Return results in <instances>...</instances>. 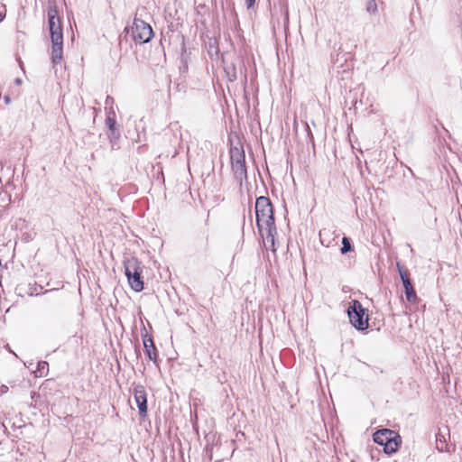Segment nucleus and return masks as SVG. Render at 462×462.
<instances>
[{"label":"nucleus","mask_w":462,"mask_h":462,"mask_svg":"<svg viewBox=\"0 0 462 462\" xmlns=\"http://www.w3.org/2000/svg\"><path fill=\"white\" fill-rule=\"evenodd\" d=\"M134 396L141 415H145L147 411L146 392L143 385H136L134 389Z\"/></svg>","instance_id":"nucleus-7"},{"label":"nucleus","mask_w":462,"mask_h":462,"mask_svg":"<svg viewBox=\"0 0 462 462\" xmlns=\"http://www.w3.org/2000/svg\"><path fill=\"white\" fill-rule=\"evenodd\" d=\"M398 268H400V267L398 266ZM399 273H400V276H401V279H402L403 284H404L405 280H410L405 272H402L401 269H399Z\"/></svg>","instance_id":"nucleus-16"},{"label":"nucleus","mask_w":462,"mask_h":462,"mask_svg":"<svg viewBox=\"0 0 462 462\" xmlns=\"http://www.w3.org/2000/svg\"><path fill=\"white\" fill-rule=\"evenodd\" d=\"M374 441L383 446L385 453L393 454L397 451L401 444V437L393 430L383 429L374 434Z\"/></svg>","instance_id":"nucleus-2"},{"label":"nucleus","mask_w":462,"mask_h":462,"mask_svg":"<svg viewBox=\"0 0 462 462\" xmlns=\"http://www.w3.org/2000/svg\"><path fill=\"white\" fill-rule=\"evenodd\" d=\"M8 392V386L5 384L0 385V396Z\"/></svg>","instance_id":"nucleus-17"},{"label":"nucleus","mask_w":462,"mask_h":462,"mask_svg":"<svg viewBox=\"0 0 462 462\" xmlns=\"http://www.w3.org/2000/svg\"><path fill=\"white\" fill-rule=\"evenodd\" d=\"M143 346L146 350V353L151 360L155 359L156 354H155V346L153 344V341L151 337H143Z\"/></svg>","instance_id":"nucleus-11"},{"label":"nucleus","mask_w":462,"mask_h":462,"mask_svg":"<svg viewBox=\"0 0 462 462\" xmlns=\"http://www.w3.org/2000/svg\"><path fill=\"white\" fill-rule=\"evenodd\" d=\"M55 19H60L58 16V11L57 6L54 2H49V7H48V21Z\"/></svg>","instance_id":"nucleus-12"},{"label":"nucleus","mask_w":462,"mask_h":462,"mask_svg":"<svg viewBox=\"0 0 462 462\" xmlns=\"http://www.w3.org/2000/svg\"><path fill=\"white\" fill-rule=\"evenodd\" d=\"M439 441L441 443V444H439V447H443V442H442V440H441V439H438V440H437V443H439Z\"/></svg>","instance_id":"nucleus-23"},{"label":"nucleus","mask_w":462,"mask_h":462,"mask_svg":"<svg viewBox=\"0 0 462 462\" xmlns=\"http://www.w3.org/2000/svg\"><path fill=\"white\" fill-rule=\"evenodd\" d=\"M255 214L256 224L261 236L273 244L276 228L273 206L268 198L261 196L256 199Z\"/></svg>","instance_id":"nucleus-1"},{"label":"nucleus","mask_w":462,"mask_h":462,"mask_svg":"<svg viewBox=\"0 0 462 462\" xmlns=\"http://www.w3.org/2000/svg\"><path fill=\"white\" fill-rule=\"evenodd\" d=\"M342 248H341V253L342 254H346L349 251H351V244H350V241L347 237H344L343 240H342Z\"/></svg>","instance_id":"nucleus-14"},{"label":"nucleus","mask_w":462,"mask_h":462,"mask_svg":"<svg viewBox=\"0 0 462 462\" xmlns=\"http://www.w3.org/2000/svg\"><path fill=\"white\" fill-rule=\"evenodd\" d=\"M347 314L351 324L358 330L368 328V317L365 316V310L358 300H353L350 302Z\"/></svg>","instance_id":"nucleus-4"},{"label":"nucleus","mask_w":462,"mask_h":462,"mask_svg":"<svg viewBox=\"0 0 462 462\" xmlns=\"http://www.w3.org/2000/svg\"><path fill=\"white\" fill-rule=\"evenodd\" d=\"M51 42H52L51 60L54 64H57L62 59L63 41H51Z\"/></svg>","instance_id":"nucleus-9"},{"label":"nucleus","mask_w":462,"mask_h":462,"mask_svg":"<svg viewBox=\"0 0 462 462\" xmlns=\"http://www.w3.org/2000/svg\"><path fill=\"white\" fill-rule=\"evenodd\" d=\"M437 448L439 450V451H443L444 450V447H439V444L437 443Z\"/></svg>","instance_id":"nucleus-21"},{"label":"nucleus","mask_w":462,"mask_h":462,"mask_svg":"<svg viewBox=\"0 0 462 462\" xmlns=\"http://www.w3.org/2000/svg\"><path fill=\"white\" fill-rule=\"evenodd\" d=\"M245 4H246V7L248 9H250V8H252L254 5V4H255V2L257 0H245Z\"/></svg>","instance_id":"nucleus-18"},{"label":"nucleus","mask_w":462,"mask_h":462,"mask_svg":"<svg viewBox=\"0 0 462 462\" xmlns=\"http://www.w3.org/2000/svg\"><path fill=\"white\" fill-rule=\"evenodd\" d=\"M106 125L108 127V129L112 132V134L115 133V126H116V119L112 117L111 116H108L106 119Z\"/></svg>","instance_id":"nucleus-13"},{"label":"nucleus","mask_w":462,"mask_h":462,"mask_svg":"<svg viewBox=\"0 0 462 462\" xmlns=\"http://www.w3.org/2000/svg\"><path fill=\"white\" fill-rule=\"evenodd\" d=\"M15 84H16V85H21V84H22V79H15Z\"/></svg>","instance_id":"nucleus-20"},{"label":"nucleus","mask_w":462,"mask_h":462,"mask_svg":"<svg viewBox=\"0 0 462 462\" xmlns=\"http://www.w3.org/2000/svg\"><path fill=\"white\" fill-rule=\"evenodd\" d=\"M5 103H7V104H8V103H10V97H5Z\"/></svg>","instance_id":"nucleus-22"},{"label":"nucleus","mask_w":462,"mask_h":462,"mask_svg":"<svg viewBox=\"0 0 462 462\" xmlns=\"http://www.w3.org/2000/svg\"><path fill=\"white\" fill-rule=\"evenodd\" d=\"M403 286H404V290H405L406 300L411 303L416 302L417 295H416V292L411 285V281L405 280Z\"/></svg>","instance_id":"nucleus-10"},{"label":"nucleus","mask_w":462,"mask_h":462,"mask_svg":"<svg viewBox=\"0 0 462 462\" xmlns=\"http://www.w3.org/2000/svg\"><path fill=\"white\" fill-rule=\"evenodd\" d=\"M143 268L141 263L134 257L125 262V273L130 287L139 292L143 289V282L141 278Z\"/></svg>","instance_id":"nucleus-3"},{"label":"nucleus","mask_w":462,"mask_h":462,"mask_svg":"<svg viewBox=\"0 0 462 462\" xmlns=\"http://www.w3.org/2000/svg\"><path fill=\"white\" fill-rule=\"evenodd\" d=\"M230 159L236 179L239 181L246 179V167L244 151L237 147L232 148L230 150Z\"/></svg>","instance_id":"nucleus-5"},{"label":"nucleus","mask_w":462,"mask_h":462,"mask_svg":"<svg viewBox=\"0 0 462 462\" xmlns=\"http://www.w3.org/2000/svg\"><path fill=\"white\" fill-rule=\"evenodd\" d=\"M51 41H63L62 25L60 19L48 21Z\"/></svg>","instance_id":"nucleus-8"},{"label":"nucleus","mask_w":462,"mask_h":462,"mask_svg":"<svg viewBox=\"0 0 462 462\" xmlns=\"http://www.w3.org/2000/svg\"><path fill=\"white\" fill-rule=\"evenodd\" d=\"M45 367H48V363L47 362H40L39 363V368L40 369H44Z\"/></svg>","instance_id":"nucleus-19"},{"label":"nucleus","mask_w":462,"mask_h":462,"mask_svg":"<svg viewBox=\"0 0 462 462\" xmlns=\"http://www.w3.org/2000/svg\"><path fill=\"white\" fill-rule=\"evenodd\" d=\"M152 29L149 23L141 19H134L132 27V35L134 42L146 43L152 37Z\"/></svg>","instance_id":"nucleus-6"},{"label":"nucleus","mask_w":462,"mask_h":462,"mask_svg":"<svg viewBox=\"0 0 462 462\" xmlns=\"http://www.w3.org/2000/svg\"><path fill=\"white\" fill-rule=\"evenodd\" d=\"M367 11L370 13H374L377 10V5L374 0H370L367 4Z\"/></svg>","instance_id":"nucleus-15"}]
</instances>
